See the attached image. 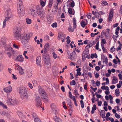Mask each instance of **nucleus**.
Instances as JSON below:
<instances>
[{
  "label": "nucleus",
  "mask_w": 122,
  "mask_h": 122,
  "mask_svg": "<svg viewBox=\"0 0 122 122\" xmlns=\"http://www.w3.org/2000/svg\"><path fill=\"white\" fill-rule=\"evenodd\" d=\"M6 51H12V49L11 48H7L5 49Z\"/></svg>",
  "instance_id": "60"
},
{
  "label": "nucleus",
  "mask_w": 122,
  "mask_h": 122,
  "mask_svg": "<svg viewBox=\"0 0 122 122\" xmlns=\"http://www.w3.org/2000/svg\"><path fill=\"white\" fill-rule=\"evenodd\" d=\"M41 61V57L40 56L38 57L36 59V62L37 64L38 65L40 64V63Z\"/></svg>",
  "instance_id": "32"
},
{
  "label": "nucleus",
  "mask_w": 122,
  "mask_h": 122,
  "mask_svg": "<svg viewBox=\"0 0 122 122\" xmlns=\"http://www.w3.org/2000/svg\"><path fill=\"white\" fill-rule=\"evenodd\" d=\"M115 116L116 118L118 119L120 118L121 117L117 113H115Z\"/></svg>",
  "instance_id": "50"
},
{
  "label": "nucleus",
  "mask_w": 122,
  "mask_h": 122,
  "mask_svg": "<svg viewBox=\"0 0 122 122\" xmlns=\"http://www.w3.org/2000/svg\"><path fill=\"white\" fill-rule=\"evenodd\" d=\"M46 65H48L50 63V58L43 60Z\"/></svg>",
  "instance_id": "21"
},
{
  "label": "nucleus",
  "mask_w": 122,
  "mask_h": 122,
  "mask_svg": "<svg viewBox=\"0 0 122 122\" xmlns=\"http://www.w3.org/2000/svg\"><path fill=\"white\" fill-rule=\"evenodd\" d=\"M6 54L8 55V56L10 57V58L11 54V53L9 52H7L6 53Z\"/></svg>",
  "instance_id": "62"
},
{
  "label": "nucleus",
  "mask_w": 122,
  "mask_h": 122,
  "mask_svg": "<svg viewBox=\"0 0 122 122\" xmlns=\"http://www.w3.org/2000/svg\"><path fill=\"white\" fill-rule=\"evenodd\" d=\"M7 16H9L10 15H12L11 14V12L10 9H7L6 11L5 12Z\"/></svg>",
  "instance_id": "28"
},
{
  "label": "nucleus",
  "mask_w": 122,
  "mask_h": 122,
  "mask_svg": "<svg viewBox=\"0 0 122 122\" xmlns=\"http://www.w3.org/2000/svg\"><path fill=\"white\" fill-rule=\"evenodd\" d=\"M51 26L53 28H56L57 27V23L56 22H55L53 23L51 25Z\"/></svg>",
  "instance_id": "43"
},
{
  "label": "nucleus",
  "mask_w": 122,
  "mask_h": 122,
  "mask_svg": "<svg viewBox=\"0 0 122 122\" xmlns=\"http://www.w3.org/2000/svg\"><path fill=\"white\" fill-rule=\"evenodd\" d=\"M49 48V44L48 43H46L45 45L44 48V52L46 53Z\"/></svg>",
  "instance_id": "12"
},
{
  "label": "nucleus",
  "mask_w": 122,
  "mask_h": 122,
  "mask_svg": "<svg viewBox=\"0 0 122 122\" xmlns=\"http://www.w3.org/2000/svg\"><path fill=\"white\" fill-rule=\"evenodd\" d=\"M97 56L96 53L95 54H92L91 55V58H93L94 57L95 58H97Z\"/></svg>",
  "instance_id": "37"
},
{
  "label": "nucleus",
  "mask_w": 122,
  "mask_h": 122,
  "mask_svg": "<svg viewBox=\"0 0 122 122\" xmlns=\"http://www.w3.org/2000/svg\"><path fill=\"white\" fill-rule=\"evenodd\" d=\"M27 76L28 78L32 76V73L31 72L28 71L27 72Z\"/></svg>",
  "instance_id": "36"
},
{
  "label": "nucleus",
  "mask_w": 122,
  "mask_h": 122,
  "mask_svg": "<svg viewBox=\"0 0 122 122\" xmlns=\"http://www.w3.org/2000/svg\"><path fill=\"white\" fill-rule=\"evenodd\" d=\"M53 0H49V3L48 4V7L49 8H51L53 3Z\"/></svg>",
  "instance_id": "30"
},
{
  "label": "nucleus",
  "mask_w": 122,
  "mask_h": 122,
  "mask_svg": "<svg viewBox=\"0 0 122 122\" xmlns=\"http://www.w3.org/2000/svg\"><path fill=\"white\" fill-rule=\"evenodd\" d=\"M34 121L35 122H40L41 120L39 119L38 117H37L34 119Z\"/></svg>",
  "instance_id": "44"
},
{
  "label": "nucleus",
  "mask_w": 122,
  "mask_h": 122,
  "mask_svg": "<svg viewBox=\"0 0 122 122\" xmlns=\"http://www.w3.org/2000/svg\"><path fill=\"white\" fill-rule=\"evenodd\" d=\"M67 40L66 42L67 44H69V43L71 41L70 39V37L68 36L66 38Z\"/></svg>",
  "instance_id": "41"
},
{
  "label": "nucleus",
  "mask_w": 122,
  "mask_h": 122,
  "mask_svg": "<svg viewBox=\"0 0 122 122\" xmlns=\"http://www.w3.org/2000/svg\"><path fill=\"white\" fill-rule=\"evenodd\" d=\"M19 92L21 98L22 99H27L28 98L27 91L25 87H20L19 88Z\"/></svg>",
  "instance_id": "1"
},
{
  "label": "nucleus",
  "mask_w": 122,
  "mask_h": 122,
  "mask_svg": "<svg viewBox=\"0 0 122 122\" xmlns=\"http://www.w3.org/2000/svg\"><path fill=\"white\" fill-rule=\"evenodd\" d=\"M72 22L73 24V27L74 28H76L77 26L76 22L75 19L74 18L72 20Z\"/></svg>",
  "instance_id": "24"
},
{
  "label": "nucleus",
  "mask_w": 122,
  "mask_h": 122,
  "mask_svg": "<svg viewBox=\"0 0 122 122\" xmlns=\"http://www.w3.org/2000/svg\"><path fill=\"white\" fill-rule=\"evenodd\" d=\"M95 44L94 41H93L92 43L90 42L89 43L88 45H89L90 47H92L93 45H95Z\"/></svg>",
  "instance_id": "40"
},
{
  "label": "nucleus",
  "mask_w": 122,
  "mask_h": 122,
  "mask_svg": "<svg viewBox=\"0 0 122 122\" xmlns=\"http://www.w3.org/2000/svg\"><path fill=\"white\" fill-rule=\"evenodd\" d=\"M6 38L5 37H3L1 39V44L2 45H3V46H5V40H6Z\"/></svg>",
  "instance_id": "23"
},
{
  "label": "nucleus",
  "mask_w": 122,
  "mask_h": 122,
  "mask_svg": "<svg viewBox=\"0 0 122 122\" xmlns=\"http://www.w3.org/2000/svg\"><path fill=\"white\" fill-rule=\"evenodd\" d=\"M70 98L72 99L74 101L75 103H76V99L75 97V96H72Z\"/></svg>",
  "instance_id": "51"
},
{
  "label": "nucleus",
  "mask_w": 122,
  "mask_h": 122,
  "mask_svg": "<svg viewBox=\"0 0 122 122\" xmlns=\"http://www.w3.org/2000/svg\"><path fill=\"white\" fill-rule=\"evenodd\" d=\"M53 112L54 113L55 115H56L58 113L57 109H56L53 110Z\"/></svg>",
  "instance_id": "59"
},
{
  "label": "nucleus",
  "mask_w": 122,
  "mask_h": 122,
  "mask_svg": "<svg viewBox=\"0 0 122 122\" xmlns=\"http://www.w3.org/2000/svg\"><path fill=\"white\" fill-rule=\"evenodd\" d=\"M39 9L38 6H35L34 7H32L30 9V10L31 11V14L32 15L33 17H35L38 14V12L39 11Z\"/></svg>",
  "instance_id": "5"
},
{
  "label": "nucleus",
  "mask_w": 122,
  "mask_h": 122,
  "mask_svg": "<svg viewBox=\"0 0 122 122\" xmlns=\"http://www.w3.org/2000/svg\"><path fill=\"white\" fill-rule=\"evenodd\" d=\"M7 103L9 105H15L17 103V102L15 99L12 98L11 96L9 94L7 96Z\"/></svg>",
  "instance_id": "4"
},
{
  "label": "nucleus",
  "mask_w": 122,
  "mask_h": 122,
  "mask_svg": "<svg viewBox=\"0 0 122 122\" xmlns=\"http://www.w3.org/2000/svg\"><path fill=\"white\" fill-rule=\"evenodd\" d=\"M54 119L56 122H61V120L60 119L59 117H57L56 116L54 117Z\"/></svg>",
  "instance_id": "22"
},
{
  "label": "nucleus",
  "mask_w": 122,
  "mask_h": 122,
  "mask_svg": "<svg viewBox=\"0 0 122 122\" xmlns=\"http://www.w3.org/2000/svg\"><path fill=\"white\" fill-rule=\"evenodd\" d=\"M113 15V11L112 10H110V12L108 15V20L109 21H111Z\"/></svg>",
  "instance_id": "8"
},
{
  "label": "nucleus",
  "mask_w": 122,
  "mask_h": 122,
  "mask_svg": "<svg viewBox=\"0 0 122 122\" xmlns=\"http://www.w3.org/2000/svg\"><path fill=\"white\" fill-rule=\"evenodd\" d=\"M17 2L18 3L17 5L18 9V8H24L23 5V3L21 1L19 0Z\"/></svg>",
  "instance_id": "14"
},
{
  "label": "nucleus",
  "mask_w": 122,
  "mask_h": 122,
  "mask_svg": "<svg viewBox=\"0 0 122 122\" xmlns=\"http://www.w3.org/2000/svg\"><path fill=\"white\" fill-rule=\"evenodd\" d=\"M7 16L5 17L4 20L6 21H8L10 18H11L12 16V15H10L9 16Z\"/></svg>",
  "instance_id": "34"
},
{
  "label": "nucleus",
  "mask_w": 122,
  "mask_h": 122,
  "mask_svg": "<svg viewBox=\"0 0 122 122\" xmlns=\"http://www.w3.org/2000/svg\"><path fill=\"white\" fill-rule=\"evenodd\" d=\"M19 69L18 71H19V73L20 75H22L24 74V70L22 68V67L20 66L19 65L18 66Z\"/></svg>",
  "instance_id": "13"
},
{
  "label": "nucleus",
  "mask_w": 122,
  "mask_h": 122,
  "mask_svg": "<svg viewBox=\"0 0 122 122\" xmlns=\"http://www.w3.org/2000/svg\"><path fill=\"white\" fill-rule=\"evenodd\" d=\"M38 90L40 94L43 93H45V92L44 90L41 86H39L38 87Z\"/></svg>",
  "instance_id": "17"
},
{
  "label": "nucleus",
  "mask_w": 122,
  "mask_h": 122,
  "mask_svg": "<svg viewBox=\"0 0 122 122\" xmlns=\"http://www.w3.org/2000/svg\"><path fill=\"white\" fill-rule=\"evenodd\" d=\"M76 82L74 80H72L70 82V85H75L76 84Z\"/></svg>",
  "instance_id": "45"
},
{
  "label": "nucleus",
  "mask_w": 122,
  "mask_h": 122,
  "mask_svg": "<svg viewBox=\"0 0 122 122\" xmlns=\"http://www.w3.org/2000/svg\"><path fill=\"white\" fill-rule=\"evenodd\" d=\"M97 109V107L95 104L94 105L92 108V110L91 111V113L93 114L94 112V111Z\"/></svg>",
  "instance_id": "27"
},
{
  "label": "nucleus",
  "mask_w": 122,
  "mask_h": 122,
  "mask_svg": "<svg viewBox=\"0 0 122 122\" xmlns=\"http://www.w3.org/2000/svg\"><path fill=\"white\" fill-rule=\"evenodd\" d=\"M115 92L116 94V96H119L120 93L119 89H116L115 90Z\"/></svg>",
  "instance_id": "38"
},
{
  "label": "nucleus",
  "mask_w": 122,
  "mask_h": 122,
  "mask_svg": "<svg viewBox=\"0 0 122 122\" xmlns=\"http://www.w3.org/2000/svg\"><path fill=\"white\" fill-rule=\"evenodd\" d=\"M96 85L97 86H99L100 83L99 81L97 80L96 81Z\"/></svg>",
  "instance_id": "55"
},
{
  "label": "nucleus",
  "mask_w": 122,
  "mask_h": 122,
  "mask_svg": "<svg viewBox=\"0 0 122 122\" xmlns=\"http://www.w3.org/2000/svg\"><path fill=\"white\" fill-rule=\"evenodd\" d=\"M21 30V29L20 27H17L14 29L13 32L15 39L18 40L20 38L21 35L20 31Z\"/></svg>",
  "instance_id": "3"
},
{
  "label": "nucleus",
  "mask_w": 122,
  "mask_h": 122,
  "mask_svg": "<svg viewBox=\"0 0 122 122\" xmlns=\"http://www.w3.org/2000/svg\"><path fill=\"white\" fill-rule=\"evenodd\" d=\"M53 55V57L55 59H56L57 57V55L54 52H53L52 53Z\"/></svg>",
  "instance_id": "46"
},
{
  "label": "nucleus",
  "mask_w": 122,
  "mask_h": 122,
  "mask_svg": "<svg viewBox=\"0 0 122 122\" xmlns=\"http://www.w3.org/2000/svg\"><path fill=\"white\" fill-rule=\"evenodd\" d=\"M44 38L46 40H49V37L47 35H45L44 36Z\"/></svg>",
  "instance_id": "54"
},
{
  "label": "nucleus",
  "mask_w": 122,
  "mask_h": 122,
  "mask_svg": "<svg viewBox=\"0 0 122 122\" xmlns=\"http://www.w3.org/2000/svg\"><path fill=\"white\" fill-rule=\"evenodd\" d=\"M80 103L81 107L82 108H83L84 107V104L82 100H81L80 101Z\"/></svg>",
  "instance_id": "47"
},
{
  "label": "nucleus",
  "mask_w": 122,
  "mask_h": 122,
  "mask_svg": "<svg viewBox=\"0 0 122 122\" xmlns=\"http://www.w3.org/2000/svg\"><path fill=\"white\" fill-rule=\"evenodd\" d=\"M103 63L105 62L106 64H107L108 62V61L107 58H105L103 61Z\"/></svg>",
  "instance_id": "52"
},
{
  "label": "nucleus",
  "mask_w": 122,
  "mask_h": 122,
  "mask_svg": "<svg viewBox=\"0 0 122 122\" xmlns=\"http://www.w3.org/2000/svg\"><path fill=\"white\" fill-rule=\"evenodd\" d=\"M87 23H86L85 21H81V25L83 28L84 27L87 25Z\"/></svg>",
  "instance_id": "29"
},
{
  "label": "nucleus",
  "mask_w": 122,
  "mask_h": 122,
  "mask_svg": "<svg viewBox=\"0 0 122 122\" xmlns=\"http://www.w3.org/2000/svg\"><path fill=\"white\" fill-rule=\"evenodd\" d=\"M58 39L59 40H60L61 39H63L65 38L66 37V36L61 33L58 34Z\"/></svg>",
  "instance_id": "16"
},
{
  "label": "nucleus",
  "mask_w": 122,
  "mask_h": 122,
  "mask_svg": "<svg viewBox=\"0 0 122 122\" xmlns=\"http://www.w3.org/2000/svg\"><path fill=\"white\" fill-rule=\"evenodd\" d=\"M13 46V47L15 48L18 49L19 48V46L15 44H14Z\"/></svg>",
  "instance_id": "58"
},
{
  "label": "nucleus",
  "mask_w": 122,
  "mask_h": 122,
  "mask_svg": "<svg viewBox=\"0 0 122 122\" xmlns=\"http://www.w3.org/2000/svg\"><path fill=\"white\" fill-rule=\"evenodd\" d=\"M31 19H29L28 18H26V21L27 24H30L31 23Z\"/></svg>",
  "instance_id": "31"
},
{
  "label": "nucleus",
  "mask_w": 122,
  "mask_h": 122,
  "mask_svg": "<svg viewBox=\"0 0 122 122\" xmlns=\"http://www.w3.org/2000/svg\"><path fill=\"white\" fill-rule=\"evenodd\" d=\"M39 12H38V14L39 16L41 18H43L45 16V14L44 11H43V10L41 9H39Z\"/></svg>",
  "instance_id": "7"
},
{
  "label": "nucleus",
  "mask_w": 122,
  "mask_h": 122,
  "mask_svg": "<svg viewBox=\"0 0 122 122\" xmlns=\"http://www.w3.org/2000/svg\"><path fill=\"white\" fill-rule=\"evenodd\" d=\"M41 94V97L45 99L46 101H48V99L47 97V95L46 94V93L45 92V93H43Z\"/></svg>",
  "instance_id": "19"
},
{
  "label": "nucleus",
  "mask_w": 122,
  "mask_h": 122,
  "mask_svg": "<svg viewBox=\"0 0 122 122\" xmlns=\"http://www.w3.org/2000/svg\"><path fill=\"white\" fill-rule=\"evenodd\" d=\"M28 85L30 88L31 89H32L33 88V86L31 83L30 82H29L28 83Z\"/></svg>",
  "instance_id": "53"
},
{
  "label": "nucleus",
  "mask_w": 122,
  "mask_h": 122,
  "mask_svg": "<svg viewBox=\"0 0 122 122\" xmlns=\"http://www.w3.org/2000/svg\"><path fill=\"white\" fill-rule=\"evenodd\" d=\"M16 60L18 61L21 62L23 61L24 58L21 55H18L16 58Z\"/></svg>",
  "instance_id": "11"
},
{
  "label": "nucleus",
  "mask_w": 122,
  "mask_h": 122,
  "mask_svg": "<svg viewBox=\"0 0 122 122\" xmlns=\"http://www.w3.org/2000/svg\"><path fill=\"white\" fill-rule=\"evenodd\" d=\"M43 60L50 58V57L48 55L45 54H43Z\"/></svg>",
  "instance_id": "26"
},
{
  "label": "nucleus",
  "mask_w": 122,
  "mask_h": 122,
  "mask_svg": "<svg viewBox=\"0 0 122 122\" xmlns=\"http://www.w3.org/2000/svg\"><path fill=\"white\" fill-rule=\"evenodd\" d=\"M41 99L38 96H37L36 97V101L37 106H40L41 104Z\"/></svg>",
  "instance_id": "10"
},
{
  "label": "nucleus",
  "mask_w": 122,
  "mask_h": 122,
  "mask_svg": "<svg viewBox=\"0 0 122 122\" xmlns=\"http://www.w3.org/2000/svg\"><path fill=\"white\" fill-rule=\"evenodd\" d=\"M0 105L2 107L6 109L7 108L6 106L0 101Z\"/></svg>",
  "instance_id": "35"
},
{
  "label": "nucleus",
  "mask_w": 122,
  "mask_h": 122,
  "mask_svg": "<svg viewBox=\"0 0 122 122\" xmlns=\"http://www.w3.org/2000/svg\"><path fill=\"white\" fill-rule=\"evenodd\" d=\"M38 90L40 94L43 93H45V92L44 90L41 86H39L38 87Z\"/></svg>",
  "instance_id": "18"
},
{
  "label": "nucleus",
  "mask_w": 122,
  "mask_h": 122,
  "mask_svg": "<svg viewBox=\"0 0 122 122\" xmlns=\"http://www.w3.org/2000/svg\"><path fill=\"white\" fill-rule=\"evenodd\" d=\"M102 5H108V3H107V2L106 1H103L102 3Z\"/></svg>",
  "instance_id": "57"
},
{
  "label": "nucleus",
  "mask_w": 122,
  "mask_h": 122,
  "mask_svg": "<svg viewBox=\"0 0 122 122\" xmlns=\"http://www.w3.org/2000/svg\"><path fill=\"white\" fill-rule=\"evenodd\" d=\"M33 34L31 33H28L24 34L22 36L21 41L23 44H26L30 37Z\"/></svg>",
  "instance_id": "2"
},
{
  "label": "nucleus",
  "mask_w": 122,
  "mask_h": 122,
  "mask_svg": "<svg viewBox=\"0 0 122 122\" xmlns=\"http://www.w3.org/2000/svg\"><path fill=\"white\" fill-rule=\"evenodd\" d=\"M18 12L19 15L20 16H22L24 15L25 14L24 8H18Z\"/></svg>",
  "instance_id": "6"
},
{
  "label": "nucleus",
  "mask_w": 122,
  "mask_h": 122,
  "mask_svg": "<svg viewBox=\"0 0 122 122\" xmlns=\"http://www.w3.org/2000/svg\"><path fill=\"white\" fill-rule=\"evenodd\" d=\"M99 41L97 42L96 43V45L95 46V48L96 49L98 50L99 49Z\"/></svg>",
  "instance_id": "42"
},
{
  "label": "nucleus",
  "mask_w": 122,
  "mask_h": 122,
  "mask_svg": "<svg viewBox=\"0 0 122 122\" xmlns=\"http://www.w3.org/2000/svg\"><path fill=\"white\" fill-rule=\"evenodd\" d=\"M102 102L101 101H99L98 102L97 104L99 106H101L102 105Z\"/></svg>",
  "instance_id": "63"
},
{
  "label": "nucleus",
  "mask_w": 122,
  "mask_h": 122,
  "mask_svg": "<svg viewBox=\"0 0 122 122\" xmlns=\"http://www.w3.org/2000/svg\"><path fill=\"white\" fill-rule=\"evenodd\" d=\"M119 12L121 15H122V5L121 6L119 11Z\"/></svg>",
  "instance_id": "64"
},
{
  "label": "nucleus",
  "mask_w": 122,
  "mask_h": 122,
  "mask_svg": "<svg viewBox=\"0 0 122 122\" xmlns=\"http://www.w3.org/2000/svg\"><path fill=\"white\" fill-rule=\"evenodd\" d=\"M46 1V0H41L40 4L43 7L45 6V1Z\"/></svg>",
  "instance_id": "33"
},
{
  "label": "nucleus",
  "mask_w": 122,
  "mask_h": 122,
  "mask_svg": "<svg viewBox=\"0 0 122 122\" xmlns=\"http://www.w3.org/2000/svg\"><path fill=\"white\" fill-rule=\"evenodd\" d=\"M32 117L34 118V119L35 118L37 117V115H36V113L34 112H33L32 114Z\"/></svg>",
  "instance_id": "48"
},
{
  "label": "nucleus",
  "mask_w": 122,
  "mask_h": 122,
  "mask_svg": "<svg viewBox=\"0 0 122 122\" xmlns=\"http://www.w3.org/2000/svg\"><path fill=\"white\" fill-rule=\"evenodd\" d=\"M75 5V3L73 0H72V1L71 3L70 4L71 6L72 7H73Z\"/></svg>",
  "instance_id": "49"
},
{
  "label": "nucleus",
  "mask_w": 122,
  "mask_h": 122,
  "mask_svg": "<svg viewBox=\"0 0 122 122\" xmlns=\"http://www.w3.org/2000/svg\"><path fill=\"white\" fill-rule=\"evenodd\" d=\"M106 41L105 39H103L102 40L101 43L103 44L106 43Z\"/></svg>",
  "instance_id": "56"
},
{
  "label": "nucleus",
  "mask_w": 122,
  "mask_h": 122,
  "mask_svg": "<svg viewBox=\"0 0 122 122\" xmlns=\"http://www.w3.org/2000/svg\"><path fill=\"white\" fill-rule=\"evenodd\" d=\"M118 76L119 77V79L120 80H122V74L120 73L118 75Z\"/></svg>",
  "instance_id": "61"
},
{
  "label": "nucleus",
  "mask_w": 122,
  "mask_h": 122,
  "mask_svg": "<svg viewBox=\"0 0 122 122\" xmlns=\"http://www.w3.org/2000/svg\"><path fill=\"white\" fill-rule=\"evenodd\" d=\"M51 107L53 110L56 109L55 108L56 107V106L54 104H52L51 105Z\"/></svg>",
  "instance_id": "39"
},
{
  "label": "nucleus",
  "mask_w": 122,
  "mask_h": 122,
  "mask_svg": "<svg viewBox=\"0 0 122 122\" xmlns=\"http://www.w3.org/2000/svg\"><path fill=\"white\" fill-rule=\"evenodd\" d=\"M113 79L112 81V84H114L118 82V79L114 76L113 77Z\"/></svg>",
  "instance_id": "15"
},
{
  "label": "nucleus",
  "mask_w": 122,
  "mask_h": 122,
  "mask_svg": "<svg viewBox=\"0 0 122 122\" xmlns=\"http://www.w3.org/2000/svg\"><path fill=\"white\" fill-rule=\"evenodd\" d=\"M100 113L101 116L103 118H105L106 117L105 111L103 110H102L101 111Z\"/></svg>",
  "instance_id": "20"
},
{
  "label": "nucleus",
  "mask_w": 122,
  "mask_h": 122,
  "mask_svg": "<svg viewBox=\"0 0 122 122\" xmlns=\"http://www.w3.org/2000/svg\"><path fill=\"white\" fill-rule=\"evenodd\" d=\"M3 90L4 91L6 92L9 93L12 91V88L11 86H9L7 87L4 88Z\"/></svg>",
  "instance_id": "9"
},
{
  "label": "nucleus",
  "mask_w": 122,
  "mask_h": 122,
  "mask_svg": "<svg viewBox=\"0 0 122 122\" xmlns=\"http://www.w3.org/2000/svg\"><path fill=\"white\" fill-rule=\"evenodd\" d=\"M74 28H73L70 24H69V27L68 28V30L70 32H73L74 31Z\"/></svg>",
  "instance_id": "25"
}]
</instances>
